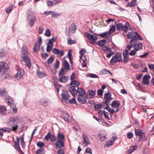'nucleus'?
Segmentation results:
<instances>
[{"mask_svg":"<svg viewBox=\"0 0 154 154\" xmlns=\"http://www.w3.org/2000/svg\"><path fill=\"white\" fill-rule=\"evenodd\" d=\"M22 54L21 57L23 61L25 63V66L30 68L31 66V63L30 58V54L28 52L27 49L25 45H23L21 48Z\"/></svg>","mask_w":154,"mask_h":154,"instance_id":"1","label":"nucleus"},{"mask_svg":"<svg viewBox=\"0 0 154 154\" xmlns=\"http://www.w3.org/2000/svg\"><path fill=\"white\" fill-rule=\"evenodd\" d=\"M27 21L31 27H32L36 20L34 12L31 8L28 9L26 12Z\"/></svg>","mask_w":154,"mask_h":154,"instance_id":"2","label":"nucleus"},{"mask_svg":"<svg viewBox=\"0 0 154 154\" xmlns=\"http://www.w3.org/2000/svg\"><path fill=\"white\" fill-rule=\"evenodd\" d=\"M8 68L6 67L5 64L4 62H0V75L2 76L4 79H8L10 77L8 74H6Z\"/></svg>","mask_w":154,"mask_h":154,"instance_id":"3","label":"nucleus"},{"mask_svg":"<svg viewBox=\"0 0 154 154\" xmlns=\"http://www.w3.org/2000/svg\"><path fill=\"white\" fill-rule=\"evenodd\" d=\"M7 124L8 126L12 128L11 130L13 131H16L18 129L17 121L14 117L9 118L8 120Z\"/></svg>","mask_w":154,"mask_h":154,"instance_id":"4","label":"nucleus"},{"mask_svg":"<svg viewBox=\"0 0 154 154\" xmlns=\"http://www.w3.org/2000/svg\"><path fill=\"white\" fill-rule=\"evenodd\" d=\"M58 140L55 143V145L56 148H60L64 146L65 137L62 133H59L57 134Z\"/></svg>","mask_w":154,"mask_h":154,"instance_id":"5","label":"nucleus"},{"mask_svg":"<svg viewBox=\"0 0 154 154\" xmlns=\"http://www.w3.org/2000/svg\"><path fill=\"white\" fill-rule=\"evenodd\" d=\"M122 54L120 52H117L111 59L110 64L112 65H114L118 62L122 61Z\"/></svg>","mask_w":154,"mask_h":154,"instance_id":"6","label":"nucleus"},{"mask_svg":"<svg viewBox=\"0 0 154 154\" xmlns=\"http://www.w3.org/2000/svg\"><path fill=\"white\" fill-rule=\"evenodd\" d=\"M84 34L88 39L90 43L94 44L96 43V40L97 39L98 37L96 33H94L93 35H92L88 32H85Z\"/></svg>","mask_w":154,"mask_h":154,"instance_id":"7","label":"nucleus"},{"mask_svg":"<svg viewBox=\"0 0 154 154\" xmlns=\"http://www.w3.org/2000/svg\"><path fill=\"white\" fill-rule=\"evenodd\" d=\"M138 33L137 32H131L127 35L128 38H131L130 41L131 43L133 44L135 43L138 40Z\"/></svg>","mask_w":154,"mask_h":154,"instance_id":"8","label":"nucleus"},{"mask_svg":"<svg viewBox=\"0 0 154 154\" xmlns=\"http://www.w3.org/2000/svg\"><path fill=\"white\" fill-rule=\"evenodd\" d=\"M129 24L128 23H126L124 25L122 23H118L116 24L117 30L118 31L123 30L124 32L127 33L128 29V26H129Z\"/></svg>","mask_w":154,"mask_h":154,"instance_id":"9","label":"nucleus"},{"mask_svg":"<svg viewBox=\"0 0 154 154\" xmlns=\"http://www.w3.org/2000/svg\"><path fill=\"white\" fill-rule=\"evenodd\" d=\"M61 101L63 103H67L68 102L69 99L71 96L67 91H63L61 94Z\"/></svg>","mask_w":154,"mask_h":154,"instance_id":"10","label":"nucleus"},{"mask_svg":"<svg viewBox=\"0 0 154 154\" xmlns=\"http://www.w3.org/2000/svg\"><path fill=\"white\" fill-rule=\"evenodd\" d=\"M52 51L53 54L57 55L59 57H62L64 55V52L63 50H60L58 49L54 48Z\"/></svg>","mask_w":154,"mask_h":154,"instance_id":"11","label":"nucleus"},{"mask_svg":"<svg viewBox=\"0 0 154 154\" xmlns=\"http://www.w3.org/2000/svg\"><path fill=\"white\" fill-rule=\"evenodd\" d=\"M111 94L108 91L107 93L105 94L104 96V99L105 100V103L106 105H109L112 98H111Z\"/></svg>","mask_w":154,"mask_h":154,"instance_id":"12","label":"nucleus"},{"mask_svg":"<svg viewBox=\"0 0 154 154\" xmlns=\"http://www.w3.org/2000/svg\"><path fill=\"white\" fill-rule=\"evenodd\" d=\"M129 55L128 50L127 49H125L123 53V55L124 59L122 60V62L125 63H126L129 61Z\"/></svg>","mask_w":154,"mask_h":154,"instance_id":"13","label":"nucleus"},{"mask_svg":"<svg viewBox=\"0 0 154 154\" xmlns=\"http://www.w3.org/2000/svg\"><path fill=\"white\" fill-rule=\"evenodd\" d=\"M24 73V72L23 69H20L18 70L17 73L15 75V77L19 80L22 78Z\"/></svg>","mask_w":154,"mask_h":154,"instance_id":"14","label":"nucleus"},{"mask_svg":"<svg viewBox=\"0 0 154 154\" xmlns=\"http://www.w3.org/2000/svg\"><path fill=\"white\" fill-rule=\"evenodd\" d=\"M19 140L18 137H17V141L14 142V147L15 149L17 151H19L22 154H24V153L20 149V146L19 144Z\"/></svg>","mask_w":154,"mask_h":154,"instance_id":"15","label":"nucleus"},{"mask_svg":"<svg viewBox=\"0 0 154 154\" xmlns=\"http://www.w3.org/2000/svg\"><path fill=\"white\" fill-rule=\"evenodd\" d=\"M39 103L41 105L44 107L48 106L50 104L49 100L45 98L40 100Z\"/></svg>","mask_w":154,"mask_h":154,"instance_id":"16","label":"nucleus"},{"mask_svg":"<svg viewBox=\"0 0 154 154\" xmlns=\"http://www.w3.org/2000/svg\"><path fill=\"white\" fill-rule=\"evenodd\" d=\"M78 101L84 104L86 103V98L85 95H79L77 99Z\"/></svg>","mask_w":154,"mask_h":154,"instance_id":"17","label":"nucleus"},{"mask_svg":"<svg viewBox=\"0 0 154 154\" xmlns=\"http://www.w3.org/2000/svg\"><path fill=\"white\" fill-rule=\"evenodd\" d=\"M62 117L65 121H66L68 122H70L71 120V118L67 112L63 113L62 116Z\"/></svg>","mask_w":154,"mask_h":154,"instance_id":"18","label":"nucleus"},{"mask_svg":"<svg viewBox=\"0 0 154 154\" xmlns=\"http://www.w3.org/2000/svg\"><path fill=\"white\" fill-rule=\"evenodd\" d=\"M98 35L102 38H106L109 37L110 36L111 33H109V32H105L101 33H99Z\"/></svg>","mask_w":154,"mask_h":154,"instance_id":"19","label":"nucleus"},{"mask_svg":"<svg viewBox=\"0 0 154 154\" xmlns=\"http://www.w3.org/2000/svg\"><path fill=\"white\" fill-rule=\"evenodd\" d=\"M69 91L73 96L77 94V90L75 89V86H72L69 87Z\"/></svg>","mask_w":154,"mask_h":154,"instance_id":"20","label":"nucleus"},{"mask_svg":"<svg viewBox=\"0 0 154 154\" xmlns=\"http://www.w3.org/2000/svg\"><path fill=\"white\" fill-rule=\"evenodd\" d=\"M82 137L83 139V141L84 142V144H85L86 146H87L90 144V141L88 137L85 134H83L82 135Z\"/></svg>","mask_w":154,"mask_h":154,"instance_id":"21","label":"nucleus"},{"mask_svg":"<svg viewBox=\"0 0 154 154\" xmlns=\"http://www.w3.org/2000/svg\"><path fill=\"white\" fill-rule=\"evenodd\" d=\"M88 93L87 98L89 99L93 98L96 94V93L94 91L90 90L88 91Z\"/></svg>","mask_w":154,"mask_h":154,"instance_id":"22","label":"nucleus"},{"mask_svg":"<svg viewBox=\"0 0 154 154\" xmlns=\"http://www.w3.org/2000/svg\"><path fill=\"white\" fill-rule=\"evenodd\" d=\"M120 105V102L117 100H115L113 101L111 104L112 107L113 108L119 107Z\"/></svg>","mask_w":154,"mask_h":154,"instance_id":"23","label":"nucleus"},{"mask_svg":"<svg viewBox=\"0 0 154 154\" xmlns=\"http://www.w3.org/2000/svg\"><path fill=\"white\" fill-rule=\"evenodd\" d=\"M6 107L2 106L0 107V116H4L6 114Z\"/></svg>","mask_w":154,"mask_h":154,"instance_id":"24","label":"nucleus"},{"mask_svg":"<svg viewBox=\"0 0 154 154\" xmlns=\"http://www.w3.org/2000/svg\"><path fill=\"white\" fill-rule=\"evenodd\" d=\"M77 94L78 93L79 95H85V91H84V89L82 88H78L77 90Z\"/></svg>","mask_w":154,"mask_h":154,"instance_id":"25","label":"nucleus"},{"mask_svg":"<svg viewBox=\"0 0 154 154\" xmlns=\"http://www.w3.org/2000/svg\"><path fill=\"white\" fill-rule=\"evenodd\" d=\"M134 50L136 51H138L141 49L143 47L142 44L141 43L135 44L134 46Z\"/></svg>","mask_w":154,"mask_h":154,"instance_id":"26","label":"nucleus"},{"mask_svg":"<svg viewBox=\"0 0 154 154\" xmlns=\"http://www.w3.org/2000/svg\"><path fill=\"white\" fill-rule=\"evenodd\" d=\"M69 85L71 86H75V87L78 88L80 85V83L76 80H73L71 82Z\"/></svg>","mask_w":154,"mask_h":154,"instance_id":"27","label":"nucleus"},{"mask_svg":"<svg viewBox=\"0 0 154 154\" xmlns=\"http://www.w3.org/2000/svg\"><path fill=\"white\" fill-rule=\"evenodd\" d=\"M40 46V45H38V42L35 43L33 47V52H37L39 50Z\"/></svg>","mask_w":154,"mask_h":154,"instance_id":"28","label":"nucleus"},{"mask_svg":"<svg viewBox=\"0 0 154 154\" xmlns=\"http://www.w3.org/2000/svg\"><path fill=\"white\" fill-rule=\"evenodd\" d=\"M12 130L11 128L9 127H5L2 128L0 129V131L2 132V133L3 132H8L10 133L11 132Z\"/></svg>","mask_w":154,"mask_h":154,"instance_id":"29","label":"nucleus"},{"mask_svg":"<svg viewBox=\"0 0 154 154\" xmlns=\"http://www.w3.org/2000/svg\"><path fill=\"white\" fill-rule=\"evenodd\" d=\"M68 77L66 76H61L59 79V81L62 83H65L68 80Z\"/></svg>","mask_w":154,"mask_h":154,"instance_id":"30","label":"nucleus"},{"mask_svg":"<svg viewBox=\"0 0 154 154\" xmlns=\"http://www.w3.org/2000/svg\"><path fill=\"white\" fill-rule=\"evenodd\" d=\"M63 65L65 69L68 70L69 69V65L66 60H65L63 61Z\"/></svg>","mask_w":154,"mask_h":154,"instance_id":"31","label":"nucleus"},{"mask_svg":"<svg viewBox=\"0 0 154 154\" xmlns=\"http://www.w3.org/2000/svg\"><path fill=\"white\" fill-rule=\"evenodd\" d=\"M56 40V38L54 37H53L51 39H48V44H50V45L53 46V44Z\"/></svg>","mask_w":154,"mask_h":154,"instance_id":"32","label":"nucleus"},{"mask_svg":"<svg viewBox=\"0 0 154 154\" xmlns=\"http://www.w3.org/2000/svg\"><path fill=\"white\" fill-rule=\"evenodd\" d=\"M143 132L142 130L138 129H135V134L136 136H138L139 137L142 134H143Z\"/></svg>","mask_w":154,"mask_h":154,"instance_id":"33","label":"nucleus"},{"mask_svg":"<svg viewBox=\"0 0 154 154\" xmlns=\"http://www.w3.org/2000/svg\"><path fill=\"white\" fill-rule=\"evenodd\" d=\"M69 29L70 30L72 31V32H73L76 31L77 29V27L75 23H72L71 24Z\"/></svg>","mask_w":154,"mask_h":154,"instance_id":"34","label":"nucleus"},{"mask_svg":"<svg viewBox=\"0 0 154 154\" xmlns=\"http://www.w3.org/2000/svg\"><path fill=\"white\" fill-rule=\"evenodd\" d=\"M136 0H133L131 3H128L127 5L128 7H132L135 6L136 5Z\"/></svg>","mask_w":154,"mask_h":154,"instance_id":"35","label":"nucleus"},{"mask_svg":"<svg viewBox=\"0 0 154 154\" xmlns=\"http://www.w3.org/2000/svg\"><path fill=\"white\" fill-rule=\"evenodd\" d=\"M37 74L38 76L40 78H42L44 76H46L44 73L39 71H37Z\"/></svg>","mask_w":154,"mask_h":154,"instance_id":"36","label":"nucleus"},{"mask_svg":"<svg viewBox=\"0 0 154 154\" xmlns=\"http://www.w3.org/2000/svg\"><path fill=\"white\" fill-rule=\"evenodd\" d=\"M137 148V146H131L129 149L128 150V153H131L133 152L136 149V148Z\"/></svg>","mask_w":154,"mask_h":154,"instance_id":"37","label":"nucleus"},{"mask_svg":"<svg viewBox=\"0 0 154 154\" xmlns=\"http://www.w3.org/2000/svg\"><path fill=\"white\" fill-rule=\"evenodd\" d=\"M106 43V40L105 39H102L98 42L97 45L99 46H102L105 45Z\"/></svg>","mask_w":154,"mask_h":154,"instance_id":"38","label":"nucleus"},{"mask_svg":"<svg viewBox=\"0 0 154 154\" xmlns=\"http://www.w3.org/2000/svg\"><path fill=\"white\" fill-rule=\"evenodd\" d=\"M45 149L43 148H41L37 150L36 152V154H45L44 153H42V152H44Z\"/></svg>","mask_w":154,"mask_h":154,"instance_id":"39","label":"nucleus"},{"mask_svg":"<svg viewBox=\"0 0 154 154\" xmlns=\"http://www.w3.org/2000/svg\"><path fill=\"white\" fill-rule=\"evenodd\" d=\"M102 107V105L101 104H95L94 106V109L95 110H98Z\"/></svg>","mask_w":154,"mask_h":154,"instance_id":"40","label":"nucleus"},{"mask_svg":"<svg viewBox=\"0 0 154 154\" xmlns=\"http://www.w3.org/2000/svg\"><path fill=\"white\" fill-rule=\"evenodd\" d=\"M51 15L53 18H55L57 17L58 16L60 15V14L57 13L55 11H52Z\"/></svg>","mask_w":154,"mask_h":154,"instance_id":"41","label":"nucleus"},{"mask_svg":"<svg viewBox=\"0 0 154 154\" xmlns=\"http://www.w3.org/2000/svg\"><path fill=\"white\" fill-rule=\"evenodd\" d=\"M140 139L142 141L146 140V138L145 136V134L144 132H143V134H142L140 136H139Z\"/></svg>","mask_w":154,"mask_h":154,"instance_id":"42","label":"nucleus"},{"mask_svg":"<svg viewBox=\"0 0 154 154\" xmlns=\"http://www.w3.org/2000/svg\"><path fill=\"white\" fill-rule=\"evenodd\" d=\"M98 135L101 141H103L106 139V137L104 135H103L101 134H99Z\"/></svg>","mask_w":154,"mask_h":154,"instance_id":"43","label":"nucleus"},{"mask_svg":"<svg viewBox=\"0 0 154 154\" xmlns=\"http://www.w3.org/2000/svg\"><path fill=\"white\" fill-rule=\"evenodd\" d=\"M36 144L38 147H42L45 146L44 143L43 142L40 141H39L37 142Z\"/></svg>","mask_w":154,"mask_h":154,"instance_id":"44","label":"nucleus"},{"mask_svg":"<svg viewBox=\"0 0 154 154\" xmlns=\"http://www.w3.org/2000/svg\"><path fill=\"white\" fill-rule=\"evenodd\" d=\"M50 139L51 141L54 142L57 140V138L54 134H51Z\"/></svg>","mask_w":154,"mask_h":154,"instance_id":"45","label":"nucleus"},{"mask_svg":"<svg viewBox=\"0 0 154 154\" xmlns=\"http://www.w3.org/2000/svg\"><path fill=\"white\" fill-rule=\"evenodd\" d=\"M59 65L60 62L57 59L54 66V68L55 69H57L59 67Z\"/></svg>","mask_w":154,"mask_h":154,"instance_id":"46","label":"nucleus"},{"mask_svg":"<svg viewBox=\"0 0 154 154\" xmlns=\"http://www.w3.org/2000/svg\"><path fill=\"white\" fill-rule=\"evenodd\" d=\"M108 71V70L106 69H104L100 71V74H101L105 75L107 74V71Z\"/></svg>","mask_w":154,"mask_h":154,"instance_id":"47","label":"nucleus"},{"mask_svg":"<svg viewBox=\"0 0 154 154\" xmlns=\"http://www.w3.org/2000/svg\"><path fill=\"white\" fill-rule=\"evenodd\" d=\"M53 46L49 44H47V46L46 48V51L48 52H50L52 50Z\"/></svg>","mask_w":154,"mask_h":154,"instance_id":"48","label":"nucleus"},{"mask_svg":"<svg viewBox=\"0 0 154 154\" xmlns=\"http://www.w3.org/2000/svg\"><path fill=\"white\" fill-rule=\"evenodd\" d=\"M51 133L50 132H48L47 134L45 136V138L46 140L48 141L49 139H50L51 136Z\"/></svg>","mask_w":154,"mask_h":154,"instance_id":"49","label":"nucleus"},{"mask_svg":"<svg viewBox=\"0 0 154 154\" xmlns=\"http://www.w3.org/2000/svg\"><path fill=\"white\" fill-rule=\"evenodd\" d=\"M21 139V141H20V144L21 146H22V147H24L25 144L24 143V138L23 137V136H22L20 138Z\"/></svg>","mask_w":154,"mask_h":154,"instance_id":"50","label":"nucleus"},{"mask_svg":"<svg viewBox=\"0 0 154 154\" xmlns=\"http://www.w3.org/2000/svg\"><path fill=\"white\" fill-rule=\"evenodd\" d=\"M68 102L69 103L71 104H75L77 102L74 98H72L71 100H68Z\"/></svg>","mask_w":154,"mask_h":154,"instance_id":"51","label":"nucleus"},{"mask_svg":"<svg viewBox=\"0 0 154 154\" xmlns=\"http://www.w3.org/2000/svg\"><path fill=\"white\" fill-rule=\"evenodd\" d=\"M116 30V26L114 25H113L111 26V28L108 32H109V33H111L113 32H114Z\"/></svg>","mask_w":154,"mask_h":154,"instance_id":"52","label":"nucleus"},{"mask_svg":"<svg viewBox=\"0 0 154 154\" xmlns=\"http://www.w3.org/2000/svg\"><path fill=\"white\" fill-rule=\"evenodd\" d=\"M149 54V52H147L144 53L143 54L140 55V57L141 58H146L147 55Z\"/></svg>","mask_w":154,"mask_h":154,"instance_id":"53","label":"nucleus"},{"mask_svg":"<svg viewBox=\"0 0 154 154\" xmlns=\"http://www.w3.org/2000/svg\"><path fill=\"white\" fill-rule=\"evenodd\" d=\"M45 35L47 37H49L51 35V31L50 30L48 29L46 30L45 33Z\"/></svg>","mask_w":154,"mask_h":154,"instance_id":"54","label":"nucleus"},{"mask_svg":"<svg viewBox=\"0 0 154 154\" xmlns=\"http://www.w3.org/2000/svg\"><path fill=\"white\" fill-rule=\"evenodd\" d=\"M67 42L68 44H74L76 42L75 40H72L71 39H67Z\"/></svg>","mask_w":154,"mask_h":154,"instance_id":"55","label":"nucleus"},{"mask_svg":"<svg viewBox=\"0 0 154 154\" xmlns=\"http://www.w3.org/2000/svg\"><path fill=\"white\" fill-rule=\"evenodd\" d=\"M103 113L106 119H110V118L108 116L109 114L108 113L106 112L105 110H103Z\"/></svg>","mask_w":154,"mask_h":154,"instance_id":"56","label":"nucleus"},{"mask_svg":"<svg viewBox=\"0 0 154 154\" xmlns=\"http://www.w3.org/2000/svg\"><path fill=\"white\" fill-rule=\"evenodd\" d=\"M113 143L112 140L110 141V142H108L105 145V146L108 147L110 146H112L113 144Z\"/></svg>","mask_w":154,"mask_h":154,"instance_id":"57","label":"nucleus"},{"mask_svg":"<svg viewBox=\"0 0 154 154\" xmlns=\"http://www.w3.org/2000/svg\"><path fill=\"white\" fill-rule=\"evenodd\" d=\"M103 93V91L101 89L97 90V95L98 96H102Z\"/></svg>","mask_w":154,"mask_h":154,"instance_id":"58","label":"nucleus"},{"mask_svg":"<svg viewBox=\"0 0 154 154\" xmlns=\"http://www.w3.org/2000/svg\"><path fill=\"white\" fill-rule=\"evenodd\" d=\"M5 54V51H4V50H1L0 51V58L3 57Z\"/></svg>","mask_w":154,"mask_h":154,"instance_id":"59","label":"nucleus"},{"mask_svg":"<svg viewBox=\"0 0 154 154\" xmlns=\"http://www.w3.org/2000/svg\"><path fill=\"white\" fill-rule=\"evenodd\" d=\"M54 60V58L52 57H51L48 60V64H51Z\"/></svg>","mask_w":154,"mask_h":154,"instance_id":"60","label":"nucleus"},{"mask_svg":"<svg viewBox=\"0 0 154 154\" xmlns=\"http://www.w3.org/2000/svg\"><path fill=\"white\" fill-rule=\"evenodd\" d=\"M104 52H108L109 51V48L108 47H107L105 46H103L102 48Z\"/></svg>","mask_w":154,"mask_h":154,"instance_id":"61","label":"nucleus"},{"mask_svg":"<svg viewBox=\"0 0 154 154\" xmlns=\"http://www.w3.org/2000/svg\"><path fill=\"white\" fill-rule=\"evenodd\" d=\"M65 74V72L63 68L61 69L59 73V75H63Z\"/></svg>","mask_w":154,"mask_h":154,"instance_id":"62","label":"nucleus"},{"mask_svg":"<svg viewBox=\"0 0 154 154\" xmlns=\"http://www.w3.org/2000/svg\"><path fill=\"white\" fill-rule=\"evenodd\" d=\"M6 93H5V90H0V96L1 97H3L5 95Z\"/></svg>","mask_w":154,"mask_h":154,"instance_id":"63","label":"nucleus"},{"mask_svg":"<svg viewBox=\"0 0 154 154\" xmlns=\"http://www.w3.org/2000/svg\"><path fill=\"white\" fill-rule=\"evenodd\" d=\"M133 136V134L132 132H129L127 135V137L129 139L131 138Z\"/></svg>","mask_w":154,"mask_h":154,"instance_id":"64","label":"nucleus"}]
</instances>
